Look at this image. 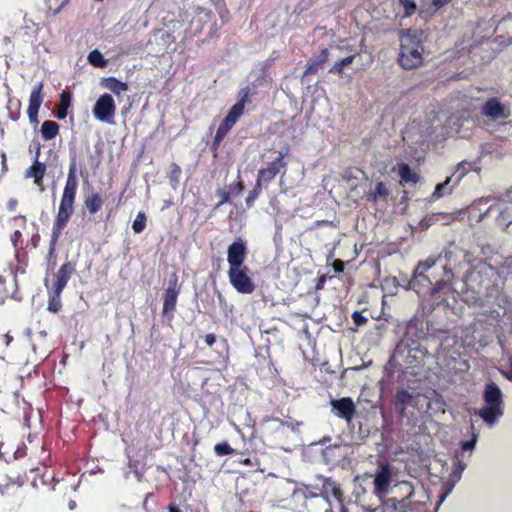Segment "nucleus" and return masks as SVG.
Returning a JSON list of instances; mask_svg holds the SVG:
<instances>
[{"mask_svg": "<svg viewBox=\"0 0 512 512\" xmlns=\"http://www.w3.org/2000/svg\"><path fill=\"white\" fill-rule=\"evenodd\" d=\"M76 171H77L76 155L71 154L68 175H67L66 183H65L63 193L61 196L58 212H57V215L53 222L52 233H51V238H50V242H49L48 259H49V262L52 261L53 265H55L56 247H57L59 238L74 212V204H75L76 193H77V188H78Z\"/></svg>", "mask_w": 512, "mask_h": 512, "instance_id": "f257e3e1", "label": "nucleus"}, {"mask_svg": "<svg viewBox=\"0 0 512 512\" xmlns=\"http://www.w3.org/2000/svg\"><path fill=\"white\" fill-rule=\"evenodd\" d=\"M247 255V242L241 237L237 238L227 248L229 282L241 294H251L255 290L251 270L245 264Z\"/></svg>", "mask_w": 512, "mask_h": 512, "instance_id": "f03ea898", "label": "nucleus"}, {"mask_svg": "<svg viewBox=\"0 0 512 512\" xmlns=\"http://www.w3.org/2000/svg\"><path fill=\"white\" fill-rule=\"evenodd\" d=\"M424 46L421 34L408 30L400 40L398 64L405 70H412L422 66Z\"/></svg>", "mask_w": 512, "mask_h": 512, "instance_id": "7ed1b4c3", "label": "nucleus"}, {"mask_svg": "<svg viewBox=\"0 0 512 512\" xmlns=\"http://www.w3.org/2000/svg\"><path fill=\"white\" fill-rule=\"evenodd\" d=\"M483 400L487 406L480 409L477 414L485 423L493 424L497 418L503 415L502 392L494 382L485 386Z\"/></svg>", "mask_w": 512, "mask_h": 512, "instance_id": "20e7f679", "label": "nucleus"}, {"mask_svg": "<svg viewBox=\"0 0 512 512\" xmlns=\"http://www.w3.org/2000/svg\"><path fill=\"white\" fill-rule=\"evenodd\" d=\"M92 113L98 121L114 124L116 104L113 97L108 93L102 94L94 104Z\"/></svg>", "mask_w": 512, "mask_h": 512, "instance_id": "39448f33", "label": "nucleus"}, {"mask_svg": "<svg viewBox=\"0 0 512 512\" xmlns=\"http://www.w3.org/2000/svg\"><path fill=\"white\" fill-rule=\"evenodd\" d=\"M315 478L321 483L320 490L322 493V499L325 502L345 500V496L340 484H338L331 477H325L321 474H318Z\"/></svg>", "mask_w": 512, "mask_h": 512, "instance_id": "423d86ee", "label": "nucleus"}, {"mask_svg": "<svg viewBox=\"0 0 512 512\" xmlns=\"http://www.w3.org/2000/svg\"><path fill=\"white\" fill-rule=\"evenodd\" d=\"M26 475L18 473L14 465L0 467V493L4 494L10 486H22Z\"/></svg>", "mask_w": 512, "mask_h": 512, "instance_id": "0eeeda50", "label": "nucleus"}, {"mask_svg": "<svg viewBox=\"0 0 512 512\" xmlns=\"http://www.w3.org/2000/svg\"><path fill=\"white\" fill-rule=\"evenodd\" d=\"M436 264V258L429 257L424 261H419L417 266L415 267L413 271L412 279L409 282L410 287L417 291V293H420L419 285L425 284L430 285L431 280L427 275H425V272L428 271L430 268H432Z\"/></svg>", "mask_w": 512, "mask_h": 512, "instance_id": "6e6552de", "label": "nucleus"}, {"mask_svg": "<svg viewBox=\"0 0 512 512\" xmlns=\"http://www.w3.org/2000/svg\"><path fill=\"white\" fill-rule=\"evenodd\" d=\"M43 89L44 83L40 81L33 86L30 93L27 114L29 121L32 124L38 123V113L44 100Z\"/></svg>", "mask_w": 512, "mask_h": 512, "instance_id": "1a4fd4ad", "label": "nucleus"}, {"mask_svg": "<svg viewBox=\"0 0 512 512\" xmlns=\"http://www.w3.org/2000/svg\"><path fill=\"white\" fill-rule=\"evenodd\" d=\"M284 158L285 154L280 152L279 156L276 157L272 162L268 163L265 168L258 170L257 178L262 180L265 185H268L282 169L286 168L287 163Z\"/></svg>", "mask_w": 512, "mask_h": 512, "instance_id": "9d476101", "label": "nucleus"}, {"mask_svg": "<svg viewBox=\"0 0 512 512\" xmlns=\"http://www.w3.org/2000/svg\"><path fill=\"white\" fill-rule=\"evenodd\" d=\"M455 290L452 284L445 280H439L431 288L430 295L436 306H448V297L454 294Z\"/></svg>", "mask_w": 512, "mask_h": 512, "instance_id": "9b49d317", "label": "nucleus"}, {"mask_svg": "<svg viewBox=\"0 0 512 512\" xmlns=\"http://www.w3.org/2000/svg\"><path fill=\"white\" fill-rule=\"evenodd\" d=\"M76 271V264L67 261L63 263L55 274V280L53 283L52 289H55L57 293H62L64 288L66 287L69 279Z\"/></svg>", "mask_w": 512, "mask_h": 512, "instance_id": "f8f14e48", "label": "nucleus"}, {"mask_svg": "<svg viewBox=\"0 0 512 512\" xmlns=\"http://www.w3.org/2000/svg\"><path fill=\"white\" fill-rule=\"evenodd\" d=\"M47 172V165L40 160L34 159L32 164L25 170L24 177L26 179H33V183L43 190L44 177Z\"/></svg>", "mask_w": 512, "mask_h": 512, "instance_id": "ddd939ff", "label": "nucleus"}, {"mask_svg": "<svg viewBox=\"0 0 512 512\" xmlns=\"http://www.w3.org/2000/svg\"><path fill=\"white\" fill-rule=\"evenodd\" d=\"M391 477L390 466L387 463H381L374 478V492L376 494L387 492L391 483Z\"/></svg>", "mask_w": 512, "mask_h": 512, "instance_id": "4468645a", "label": "nucleus"}, {"mask_svg": "<svg viewBox=\"0 0 512 512\" xmlns=\"http://www.w3.org/2000/svg\"><path fill=\"white\" fill-rule=\"evenodd\" d=\"M331 406L337 412V415L347 421H351L356 413L354 402L349 397H344L338 400H332Z\"/></svg>", "mask_w": 512, "mask_h": 512, "instance_id": "2eb2a0df", "label": "nucleus"}, {"mask_svg": "<svg viewBox=\"0 0 512 512\" xmlns=\"http://www.w3.org/2000/svg\"><path fill=\"white\" fill-rule=\"evenodd\" d=\"M177 285V277L174 276V280L169 281V286L166 289L163 297V313L167 314L169 312L173 313L176 309L177 297L179 294V289L176 287Z\"/></svg>", "mask_w": 512, "mask_h": 512, "instance_id": "dca6fc26", "label": "nucleus"}, {"mask_svg": "<svg viewBox=\"0 0 512 512\" xmlns=\"http://www.w3.org/2000/svg\"><path fill=\"white\" fill-rule=\"evenodd\" d=\"M481 114L492 119L507 117L505 107L498 98H489L481 108Z\"/></svg>", "mask_w": 512, "mask_h": 512, "instance_id": "f3484780", "label": "nucleus"}, {"mask_svg": "<svg viewBox=\"0 0 512 512\" xmlns=\"http://www.w3.org/2000/svg\"><path fill=\"white\" fill-rule=\"evenodd\" d=\"M328 59H329L328 48H326V47L321 48L319 55L316 58L310 59L307 62L303 76L316 74L319 71V69L323 66V64L328 61Z\"/></svg>", "mask_w": 512, "mask_h": 512, "instance_id": "a211bd4d", "label": "nucleus"}, {"mask_svg": "<svg viewBox=\"0 0 512 512\" xmlns=\"http://www.w3.org/2000/svg\"><path fill=\"white\" fill-rule=\"evenodd\" d=\"M390 195V190L387 185L379 181L376 183L375 188L367 192L364 197L367 202L376 204L379 200L386 201Z\"/></svg>", "mask_w": 512, "mask_h": 512, "instance_id": "6ab92c4d", "label": "nucleus"}, {"mask_svg": "<svg viewBox=\"0 0 512 512\" xmlns=\"http://www.w3.org/2000/svg\"><path fill=\"white\" fill-rule=\"evenodd\" d=\"M240 117H241V115H238V113H236L235 111L230 109L228 111L226 117L220 123L215 135L225 138V136L232 129V127L236 124V122L239 120Z\"/></svg>", "mask_w": 512, "mask_h": 512, "instance_id": "aec40b11", "label": "nucleus"}, {"mask_svg": "<svg viewBox=\"0 0 512 512\" xmlns=\"http://www.w3.org/2000/svg\"><path fill=\"white\" fill-rule=\"evenodd\" d=\"M102 86L113 92L115 95L120 96L123 92L128 90V84L122 82L116 77H108L102 80Z\"/></svg>", "mask_w": 512, "mask_h": 512, "instance_id": "412c9836", "label": "nucleus"}, {"mask_svg": "<svg viewBox=\"0 0 512 512\" xmlns=\"http://www.w3.org/2000/svg\"><path fill=\"white\" fill-rule=\"evenodd\" d=\"M103 205V199L99 193H92L85 197L84 206L90 215L100 211Z\"/></svg>", "mask_w": 512, "mask_h": 512, "instance_id": "4be33fe9", "label": "nucleus"}, {"mask_svg": "<svg viewBox=\"0 0 512 512\" xmlns=\"http://www.w3.org/2000/svg\"><path fill=\"white\" fill-rule=\"evenodd\" d=\"M398 174L401 181L405 183L416 184L419 181V176L407 163H400L398 165Z\"/></svg>", "mask_w": 512, "mask_h": 512, "instance_id": "5701e85b", "label": "nucleus"}, {"mask_svg": "<svg viewBox=\"0 0 512 512\" xmlns=\"http://www.w3.org/2000/svg\"><path fill=\"white\" fill-rule=\"evenodd\" d=\"M59 124L52 120H45L41 125V136L44 140H52L59 133Z\"/></svg>", "mask_w": 512, "mask_h": 512, "instance_id": "b1692460", "label": "nucleus"}, {"mask_svg": "<svg viewBox=\"0 0 512 512\" xmlns=\"http://www.w3.org/2000/svg\"><path fill=\"white\" fill-rule=\"evenodd\" d=\"M72 95L68 91H63L60 94V102L57 107V117L64 119L67 117L68 108L71 105Z\"/></svg>", "mask_w": 512, "mask_h": 512, "instance_id": "393cba45", "label": "nucleus"}, {"mask_svg": "<svg viewBox=\"0 0 512 512\" xmlns=\"http://www.w3.org/2000/svg\"><path fill=\"white\" fill-rule=\"evenodd\" d=\"M419 397V394L414 395L407 390L397 391L395 395L396 402L406 408L407 406H415L416 399Z\"/></svg>", "mask_w": 512, "mask_h": 512, "instance_id": "a878e982", "label": "nucleus"}, {"mask_svg": "<svg viewBox=\"0 0 512 512\" xmlns=\"http://www.w3.org/2000/svg\"><path fill=\"white\" fill-rule=\"evenodd\" d=\"M250 96V88L246 87L240 90L238 101L230 108L231 110L238 113V115H243L245 110L246 103L249 102Z\"/></svg>", "mask_w": 512, "mask_h": 512, "instance_id": "bb28decb", "label": "nucleus"}, {"mask_svg": "<svg viewBox=\"0 0 512 512\" xmlns=\"http://www.w3.org/2000/svg\"><path fill=\"white\" fill-rule=\"evenodd\" d=\"M355 57H356V55L352 54V55H349L339 61H336L333 64V66L329 69L328 72L330 74H335V75L341 76L344 72V68L349 66L350 64H352L353 61L355 60Z\"/></svg>", "mask_w": 512, "mask_h": 512, "instance_id": "cd10ccee", "label": "nucleus"}, {"mask_svg": "<svg viewBox=\"0 0 512 512\" xmlns=\"http://www.w3.org/2000/svg\"><path fill=\"white\" fill-rule=\"evenodd\" d=\"M7 110L9 118L14 122L18 121L21 116V101L17 98L9 99Z\"/></svg>", "mask_w": 512, "mask_h": 512, "instance_id": "c85d7f7f", "label": "nucleus"}, {"mask_svg": "<svg viewBox=\"0 0 512 512\" xmlns=\"http://www.w3.org/2000/svg\"><path fill=\"white\" fill-rule=\"evenodd\" d=\"M61 308V293H57L55 289H52V292L49 295L47 310L52 313H58L61 310Z\"/></svg>", "mask_w": 512, "mask_h": 512, "instance_id": "c756f323", "label": "nucleus"}, {"mask_svg": "<svg viewBox=\"0 0 512 512\" xmlns=\"http://www.w3.org/2000/svg\"><path fill=\"white\" fill-rule=\"evenodd\" d=\"M424 332L418 329V323L416 321H410L406 328L405 337L410 338L412 342L418 341L422 338Z\"/></svg>", "mask_w": 512, "mask_h": 512, "instance_id": "7c9ffc66", "label": "nucleus"}, {"mask_svg": "<svg viewBox=\"0 0 512 512\" xmlns=\"http://www.w3.org/2000/svg\"><path fill=\"white\" fill-rule=\"evenodd\" d=\"M214 452L217 456H227L236 454V450L233 449L226 441L217 443L214 446Z\"/></svg>", "mask_w": 512, "mask_h": 512, "instance_id": "2f4dec72", "label": "nucleus"}, {"mask_svg": "<svg viewBox=\"0 0 512 512\" xmlns=\"http://www.w3.org/2000/svg\"><path fill=\"white\" fill-rule=\"evenodd\" d=\"M182 170L177 163H171L167 177L173 185H177L180 181Z\"/></svg>", "mask_w": 512, "mask_h": 512, "instance_id": "473e14b6", "label": "nucleus"}, {"mask_svg": "<svg viewBox=\"0 0 512 512\" xmlns=\"http://www.w3.org/2000/svg\"><path fill=\"white\" fill-rule=\"evenodd\" d=\"M146 221H147L146 214L144 212H138V214L132 224V229H133L134 233H136V234L141 233L146 227Z\"/></svg>", "mask_w": 512, "mask_h": 512, "instance_id": "72a5a7b5", "label": "nucleus"}, {"mask_svg": "<svg viewBox=\"0 0 512 512\" xmlns=\"http://www.w3.org/2000/svg\"><path fill=\"white\" fill-rule=\"evenodd\" d=\"M303 494L305 498H322L319 485L303 484Z\"/></svg>", "mask_w": 512, "mask_h": 512, "instance_id": "f704fd0d", "label": "nucleus"}, {"mask_svg": "<svg viewBox=\"0 0 512 512\" xmlns=\"http://www.w3.org/2000/svg\"><path fill=\"white\" fill-rule=\"evenodd\" d=\"M327 507L324 512H349L345 500L325 502Z\"/></svg>", "mask_w": 512, "mask_h": 512, "instance_id": "c9c22d12", "label": "nucleus"}, {"mask_svg": "<svg viewBox=\"0 0 512 512\" xmlns=\"http://www.w3.org/2000/svg\"><path fill=\"white\" fill-rule=\"evenodd\" d=\"M88 60L95 67H104L106 65V60L98 50L90 52Z\"/></svg>", "mask_w": 512, "mask_h": 512, "instance_id": "e433bc0d", "label": "nucleus"}, {"mask_svg": "<svg viewBox=\"0 0 512 512\" xmlns=\"http://www.w3.org/2000/svg\"><path fill=\"white\" fill-rule=\"evenodd\" d=\"M451 181V177H448L444 182L438 184L432 194L433 199H439L443 197L446 193L447 186Z\"/></svg>", "mask_w": 512, "mask_h": 512, "instance_id": "4c0bfd02", "label": "nucleus"}, {"mask_svg": "<svg viewBox=\"0 0 512 512\" xmlns=\"http://www.w3.org/2000/svg\"><path fill=\"white\" fill-rule=\"evenodd\" d=\"M399 3L404 8V16H412L416 12V4L413 0H399Z\"/></svg>", "mask_w": 512, "mask_h": 512, "instance_id": "58836bf2", "label": "nucleus"}, {"mask_svg": "<svg viewBox=\"0 0 512 512\" xmlns=\"http://www.w3.org/2000/svg\"><path fill=\"white\" fill-rule=\"evenodd\" d=\"M245 188L243 180L239 179L237 182L228 185L227 190L230 192V196L240 195Z\"/></svg>", "mask_w": 512, "mask_h": 512, "instance_id": "ea45409f", "label": "nucleus"}, {"mask_svg": "<svg viewBox=\"0 0 512 512\" xmlns=\"http://www.w3.org/2000/svg\"><path fill=\"white\" fill-rule=\"evenodd\" d=\"M470 163L467 161H462L457 165L455 174H458L457 181L458 183L468 172H469Z\"/></svg>", "mask_w": 512, "mask_h": 512, "instance_id": "a19ab883", "label": "nucleus"}, {"mask_svg": "<svg viewBox=\"0 0 512 512\" xmlns=\"http://www.w3.org/2000/svg\"><path fill=\"white\" fill-rule=\"evenodd\" d=\"M10 239L15 251L18 252L23 243L22 233L19 230H15L12 233Z\"/></svg>", "mask_w": 512, "mask_h": 512, "instance_id": "79ce46f5", "label": "nucleus"}, {"mask_svg": "<svg viewBox=\"0 0 512 512\" xmlns=\"http://www.w3.org/2000/svg\"><path fill=\"white\" fill-rule=\"evenodd\" d=\"M216 195L220 197V201L218 202L217 207H220L226 203H231L230 192L228 190L218 189L216 191Z\"/></svg>", "mask_w": 512, "mask_h": 512, "instance_id": "37998d69", "label": "nucleus"}, {"mask_svg": "<svg viewBox=\"0 0 512 512\" xmlns=\"http://www.w3.org/2000/svg\"><path fill=\"white\" fill-rule=\"evenodd\" d=\"M352 319H353L354 323L358 326L364 325L368 321V319L365 316H363L362 313L359 311H355L352 314Z\"/></svg>", "mask_w": 512, "mask_h": 512, "instance_id": "c03bdc74", "label": "nucleus"}, {"mask_svg": "<svg viewBox=\"0 0 512 512\" xmlns=\"http://www.w3.org/2000/svg\"><path fill=\"white\" fill-rule=\"evenodd\" d=\"M259 197L258 194H256L253 190L249 191L247 197H246V205L248 208H251L254 203H255V200Z\"/></svg>", "mask_w": 512, "mask_h": 512, "instance_id": "a18cd8bd", "label": "nucleus"}, {"mask_svg": "<svg viewBox=\"0 0 512 512\" xmlns=\"http://www.w3.org/2000/svg\"><path fill=\"white\" fill-rule=\"evenodd\" d=\"M332 266L336 273H342L345 269V263L340 259H335L332 263Z\"/></svg>", "mask_w": 512, "mask_h": 512, "instance_id": "49530a36", "label": "nucleus"}, {"mask_svg": "<svg viewBox=\"0 0 512 512\" xmlns=\"http://www.w3.org/2000/svg\"><path fill=\"white\" fill-rule=\"evenodd\" d=\"M27 448L23 444L22 446H17L16 450L13 452L14 459L22 458L26 455Z\"/></svg>", "mask_w": 512, "mask_h": 512, "instance_id": "de8ad7c7", "label": "nucleus"}, {"mask_svg": "<svg viewBox=\"0 0 512 512\" xmlns=\"http://www.w3.org/2000/svg\"><path fill=\"white\" fill-rule=\"evenodd\" d=\"M430 1H431V5H432L434 11H437L440 8H442L443 6H445L446 4H448L449 2H451L452 0H430Z\"/></svg>", "mask_w": 512, "mask_h": 512, "instance_id": "09e8293b", "label": "nucleus"}, {"mask_svg": "<svg viewBox=\"0 0 512 512\" xmlns=\"http://www.w3.org/2000/svg\"><path fill=\"white\" fill-rule=\"evenodd\" d=\"M224 138L215 135L211 144V150L216 153Z\"/></svg>", "mask_w": 512, "mask_h": 512, "instance_id": "8fccbe9b", "label": "nucleus"}, {"mask_svg": "<svg viewBox=\"0 0 512 512\" xmlns=\"http://www.w3.org/2000/svg\"><path fill=\"white\" fill-rule=\"evenodd\" d=\"M475 444H476V439H475V438H473V439H471V440H468V441H464V442H462V443H461V448H462V450H464V451H468V450L473 449V448H474V446H475Z\"/></svg>", "mask_w": 512, "mask_h": 512, "instance_id": "3c124183", "label": "nucleus"}, {"mask_svg": "<svg viewBox=\"0 0 512 512\" xmlns=\"http://www.w3.org/2000/svg\"><path fill=\"white\" fill-rule=\"evenodd\" d=\"M263 187H267V185L264 184V182L262 180H260L259 178L256 179V182H255V185L253 187V191L260 195L261 194V191H262V188Z\"/></svg>", "mask_w": 512, "mask_h": 512, "instance_id": "603ef678", "label": "nucleus"}, {"mask_svg": "<svg viewBox=\"0 0 512 512\" xmlns=\"http://www.w3.org/2000/svg\"><path fill=\"white\" fill-rule=\"evenodd\" d=\"M204 341L207 346H212L216 342V335L213 333L206 334L204 337Z\"/></svg>", "mask_w": 512, "mask_h": 512, "instance_id": "864d4df0", "label": "nucleus"}, {"mask_svg": "<svg viewBox=\"0 0 512 512\" xmlns=\"http://www.w3.org/2000/svg\"><path fill=\"white\" fill-rule=\"evenodd\" d=\"M325 282H326V276L325 275H322V276L318 277L317 282H316V286H315L316 289L317 290L322 289L324 284H325Z\"/></svg>", "mask_w": 512, "mask_h": 512, "instance_id": "5fc2aeb1", "label": "nucleus"}, {"mask_svg": "<svg viewBox=\"0 0 512 512\" xmlns=\"http://www.w3.org/2000/svg\"><path fill=\"white\" fill-rule=\"evenodd\" d=\"M40 153H41V144L39 142H36L35 143V157H34V159L39 160Z\"/></svg>", "mask_w": 512, "mask_h": 512, "instance_id": "6e6d98bb", "label": "nucleus"}, {"mask_svg": "<svg viewBox=\"0 0 512 512\" xmlns=\"http://www.w3.org/2000/svg\"><path fill=\"white\" fill-rule=\"evenodd\" d=\"M510 370L505 374L506 378L510 381H512V361L509 363Z\"/></svg>", "mask_w": 512, "mask_h": 512, "instance_id": "4d7b16f0", "label": "nucleus"}, {"mask_svg": "<svg viewBox=\"0 0 512 512\" xmlns=\"http://www.w3.org/2000/svg\"><path fill=\"white\" fill-rule=\"evenodd\" d=\"M316 226H322V225H331L332 222L328 221V220H321V221H316Z\"/></svg>", "mask_w": 512, "mask_h": 512, "instance_id": "13d9d810", "label": "nucleus"}, {"mask_svg": "<svg viewBox=\"0 0 512 512\" xmlns=\"http://www.w3.org/2000/svg\"><path fill=\"white\" fill-rule=\"evenodd\" d=\"M6 454H8L7 449H5L4 444L0 445V456L4 457Z\"/></svg>", "mask_w": 512, "mask_h": 512, "instance_id": "bf43d9fd", "label": "nucleus"}, {"mask_svg": "<svg viewBox=\"0 0 512 512\" xmlns=\"http://www.w3.org/2000/svg\"><path fill=\"white\" fill-rule=\"evenodd\" d=\"M67 1L68 0H65L57 9H55L53 11V15H57L61 11V9L63 8V6L66 4Z\"/></svg>", "mask_w": 512, "mask_h": 512, "instance_id": "052dcab7", "label": "nucleus"}, {"mask_svg": "<svg viewBox=\"0 0 512 512\" xmlns=\"http://www.w3.org/2000/svg\"><path fill=\"white\" fill-rule=\"evenodd\" d=\"M32 240H33L34 247H36L37 246V242L39 240V235L36 234L35 236H33Z\"/></svg>", "mask_w": 512, "mask_h": 512, "instance_id": "680f3d73", "label": "nucleus"}, {"mask_svg": "<svg viewBox=\"0 0 512 512\" xmlns=\"http://www.w3.org/2000/svg\"><path fill=\"white\" fill-rule=\"evenodd\" d=\"M243 463H244V464H246V465L250 464V459H246V460H244V462H243Z\"/></svg>", "mask_w": 512, "mask_h": 512, "instance_id": "e2e57ef3", "label": "nucleus"}, {"mask_svg": "<svg viewBox=\"0 0 512 512\" xmlns=\"http://www.w3.org/2000/svg\"><path fill=\"white\" fill-rule=\"evenodd\" d=\"M32 484H33V486L37 487V483H36L35 479H33Z\"/></svg>", "mask_w": 512, "mask_h": 512, "instance_id": "0e129e2a", "label": "nucleus"}, {"mask_svg": "<svg viewBox=\"0 0 512 512\" xmlns=\"http://www.w3.org/2000/svg\"><path fill=\"white\" fill-rule=\"evenodd\" d=\"M46 477V474L42 475L41 481L44 483V478Z\"/></svg>", "mask_w": 512, "mask_h": 512, "instance_id": "69168bd1", "label": "nucleus"}, {"mask_svg": "<svg viewBox=\"0 0 512 512\" xmlns=\"http://www.w3.org/2000/svg\"><path fill=\"white\" fill-rule=\"evenodd\" d=\"M46 477V474L42 475L41 481L44 483V478Z\"/></svg>", "mask_w": 512, "mask_h": 512, "instance_id": "338daca9", "label": "nucleus"}, {"mask_svg": "<svg viewBox=\"0 0 512 512\" xmlns=\"http://www.w3.org/2000/svg\"><path fill=\"white\" fill-rule=\"evenodd\" d=\"M46 477V474L42 475L41 481L44 483V478Z\"/></svg>", "mask_w": 512, "mask_h": 512, "instance_id": "774afa93", "label": "nucleus"}]
</instances>
